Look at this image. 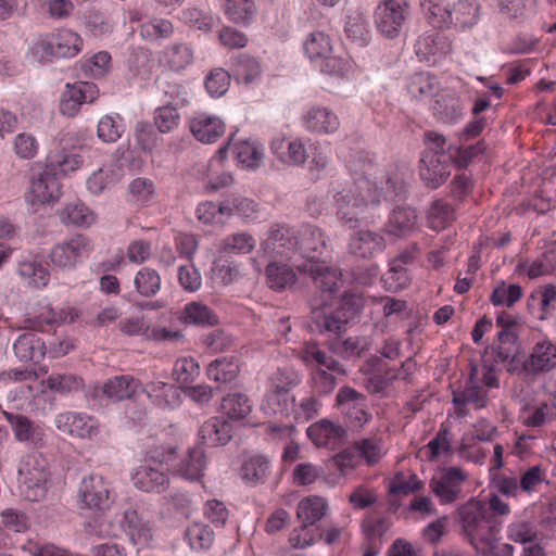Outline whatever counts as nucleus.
Here are the masks:
<instances>
[{
    "mask_svg": "<svg viewBox=\"0 0 556 556\" xmlns=\"http://www.w3.org/2000/svg\"><path fill=\"white\" fill-rule=\"evenodd\" d=\"M416 54L427 62H435L437 56L446 55L452 51L447 37L440 33L420 36L415 45Z\"/></svg>",
    "mask_w": 556,
    "mask_h": 556,
    "instance_id": "obj_32",
    "label": "nucleus"
},
{
    "mask_svg": "<svg viewBox=\"0 0 556 556\" xmlns=\"http://www.w3.org/2000/svg\"><path fill=\"white\" fill-rule=\"evenodd\" d=\"M179 319L185 324L197 326H215L218 324L217 315L201 302L188 303L184 307Z\"/></svg>",
    "mask_w": 556,
    "mask_h": 556,
    "instance_id": "obj_44",
    "label": "nucleus"
},
{
    "mask_svg": "<svg viewBox=\"0 0 556 556\" xmlns=\"http://www.w3.org/2000/svg\"><path fill=\"white\" fill-rule=\"evenodd\" d=\"M189 128L194 138L203 143H213L225 132L224 122L219 117L206 113H200L192 117Z\"/></svg>",
    "mask_w": 556,
    "mask_h": 556,
    "instance_id": "obj_27",
    "label": "nucleus"
},
{
    "mask_svg": "<svg viewBox=\"0 0 556 556\" xmlns=\"http://www.w3.org/2000/svg\"><path fill=\"white\" fill-rule=\"evenodd\" d=\"M165 64L174 72H180L192 64L194 51L191 45L178 42L165 49L163 52Z\"/></svg>",
    "mask_w": 556,
    "mask_h": 556,
    "instance_id": "obj_43",
    "label": "nucleus"
},
{
    "mask_svg": "<svg viewBox=\"0 0 556 556\" xmlns=\"http://www.w3.org/2000/svg\"><path fill=\"white\" fill-rule=\"evenodd\" d=\"M269 149L277 159L289 166H303L308 157L304 142L301 139L287 140L285 137H275Z\"/></svg>",
    "mask_w": 556,
    "mask_h": 556,
    "instance_id": "obj_22",
    "label": "nucleus"
},
{
    "mask_svg": "<svg viewBox=\"0 0 556 556\" xmlns=\"http://www.w3.org/2000/svg\"><path fill=\"white\" fill-rule=\"evenodd\" d=\"M522 289L519 285L513 283L507 286L502 281L493 289L490 301L494 306L506 305L511 307L522 298Z\"/></svg>",
    "mask_w": 556,
    "mask_h": 556,
    "instance_id": "obj_61",
    "label": "nucleus"
},
{
    "mask_svg": "<svg viewBox=\"0 0 556 556\" xmlns=\"http://www.w3.org/2000/svg\"><path fill=\"white\" fill-rule=\"evenodd\" d=\"M59 431L72 438L92 439L99 433L98 421L84 413L64 412L55 417Z\"/></svg>",
    "mask_w": 556,
    "mask_h": 556,
    "instance_id": "obj_15",
    "label": "nucleus"
},
{
    "mask_svg": "<svg viewBox=\"0 0 556 556\" xmlns=\"http://www.w3.org/2000/svg\"><path fill=\"white\" fill-rule=\"evenodd\" d=\"M268 470L269 462L261 455H254L242 464L241 477L248 484L256 485L266 480Z\"/></svg>",
    "mask_w": 556,
    "mask_h": 556,
    "instance_id": "obj_49",
    "label": "nucleus"
},
{
    "mask_svg": "<svg viewBox=\"0 0 556 556\" xmlns=\"http://www.w3.org/2000/svg\"><path fill=\"white\" fill-rule=\"evenodd\" d=\"M529 313L539 320H544L556 308V288L548 285L543 289L533 291L528 300Z\"/></svg>",
    "mask_w": 556,
    "mask_h": 556,
    "instance_id": "obj_34",
    "label": "nucleus"
},
{
    "mask_svg": "<svg viewBox=\"0 0 556 556\" xmlns=\"http://www.w3.org/2000/svg\"><path fill=\"white\" fill-rule=\"evenodd\" d=\"M386 240L379 232L361 229L354 232L350 240L349 253L359 258H372L376 254L383 252Z\"/></svg>",
    "mask_w": 556,
    "mask_h": 556,
    "instance_id": "obj_21",
    "label": "nucleus"
},
{
    "mask_svg": "<svg viewBox=\"0 0 556 556\" xmlns=\"http://www.w3.org/2000/svg\"><path fill=\"white\" fill-rule=\"evenodd\" d=\"M309 305L311 321L317 332L339 336L345 331L348 323L337 308H327L328 303L317 298H312Z\"/></svg>",
    "mask_w": 556,
    "mask_h": 556,
    "instance_id": "obj_14",
    "label": "nucleus"
},
{
    "mask_svg": "<svg viewBox=\"0 0 556 556\" xmlns=\"http://www.w3.org/2000/svg\"><path fill=\"white\" fill-rule=\"evenodd\" d=\"M62 223L75 226H89L94 220V215L84 203H70L60 213Z\"/></svg>",
    "mask_w": 556,
    "mask_h": 556,
    "instance_id": "obj_55",
    "label": "nucleus"
},
{
    "mask_svg": "<svg viewBox=\"0 0 556 556\" xmlns=\"http://www.w3.org/2000/svg\"><path fill=\"white\" fill-rule=\"evenodd\" d=\"M406 0H383L375 11L377 29L387 38L399 37L408 16Z\"/></svg>",
    "mask_w": 556,
    "mask_h": 556,
    "instance_id": "obj_10",
    "label": "nucleus"
},
{
    "mask_svg": "<svg viewBox=\"0 0 556 556\" xmlns=\"http://www.w3.org/2000/svg\"><path fill=\"white\" fill-rule=\"evenodd\" d=\"M123 132L124 126L119 115H105L98 123L97 135L103 142H116Z\"/></svg>",
    "mask_w": 556,
    "mask_h": 556,
    "instance_id": "obj_60",
    "label": "nucleus"
},
{
    "mask_svg": "<svg viewBox=\"0 0 556 556\" xmlns=\"http://www.w3.org/2000/svg\"><path fill=\"white\" fill-rule=\"evenodd\" d=\"M232 208L229 200H225L219 204L211 201L199 204L197 208V215L199 220L204 224L223 223L224 216H230Z\"/></svg>",
    "mask_w": 556,
    "mask_h": 556,
    "instance_id": "obj_53",
    "label": "nucleus"
},
{
    "mask_svg": "<svg viewBox=\"0 0 556 556\" xmlns=\"http://www.w3.org/2000/svg\"><path fill=\"white\" fill-rule=\"evenodd\" d=\"M51 472L48 459L40 453L26 456L18 469V491L21 496L30 502L46 498Z\"/></svg>",
    "mask_w": 556,
    "mask_h": 556,
    "instance_id": "obj_3",
    "label": "nucleus"
},
{
    "mask_svg": "<svg viewBox=\"0 0 556 556\" xmlns=\"http://www.w3.org/2000/svg\"><path fill=\"white\" fill-rule=\"evenodd\" d=\"M353 444L359 460L364 459L365 464L369 467L378 464L386 454L383 441L377 435L363 438Z\"/></svg>",
    "mask_w": 556,
    "mask_h": 556,
    "instance_id": "obj_45",
    "label": "nucleus"
},
{
    "mask_svg": "<svg viewBox=\"0 0 556 556\" xmlns=\"http://www.w3.org/2000/svg\"><path fill=\"white\" fill-rule=\"evenodd\" d=\"M123 177V169L114 163H109L96 170L87 180L88 189L94 193H102L105 189L115 186Z\"/></svg>",
    "mask_w": 556,
    "mask_h": 556,
    "instance_id": "obj_39",
    "label": "nucleus"
},
{
    "mask_svg": "<svg viewBox=\"0 0 556 556\" xmlns=\"http://www.w3.org/2000/svg\"><path fill=\"white\" fill-rule=\"evenodd\" d=\"M306 130L315 134H333L340 127L338 115L323 105L311 106L302 116Z\"/></svg>",
    "mask_w": 556,
    "mask_h": 556,
    "instance_id": "obj_23",
    "label": "nucleus"
},
{
    "mask_svg": "<svg viewBox=\"0 0 556 556\" xmlns=\"http://www.w3.org/2000/svg\"><path fill=\"white\" fill-rule=\"evenodd\" d=\"M176 104H163L154 112V124L163 132H170L176 129L180 123V114Z\"/></svg>",
    "mask_w": 556,
    "mask_h": 556,
    "instance_id": "obj_59",
    "label": "nucleus"
},
{
    "mask_svg": "<svg viewBox=\"0 0 556 556\" xmlns=\"http://www.w3.org/2000/svg\"><path fill=\"white\" fill-rule=\"evenodd\" d=\"M121 527L135 545L146 546L152 540V528L148 521L142 520L138 511L129 507L123 511L119 520Z\"/></svg>",
    "mask_w": 556,
    "mask_h": 556,
    "instance_id": "obj_28",
    "label": "nucleus"
},
{
    "mask_svg": "<svg viewBox=\"0 0 556 556\" xmlns=\"http://www.w3.org/2000/svg\"><path fill=\"white\" fill-rule=\"evenodd\" d=\"M226 15L237 24H247L255 13L253 0H226Z\"/></svg>",
    "mask_w": 556,
    "mask_h": 556,
    "instance_id": "obj_64",
    "label": "nucleus"
},
{
    "mask_svg": "<svg viewBox=\"0 0 556 556\" xmlns=\"http://www.w3.org/2000/svg\"><path fill=\"white\" fill-rule=\"evenodd\" d=\"M299 383L300 378L295 371L278 369L268 378L267 390L290 395V391Z\"/></svg>",
    "mask_w": 556,
    "mask_h": 556,
    "instance_id": "obj_57",
    "label": "nucleus"
},
{
    "mask_svg": "<svg viewBox=\"0 0 556 556\" xmlns=\"http://www.w3.org/2000/svg\"><path fill=\"white\" fill-rule=\"evenodd\" d=\"M56 173H60V170H53L48 167V170H43L31 180L29 194L33 204L49 203L60 197V184L55 177Z\"/></svg>",
    "mask_w": 556,
    "mask_h": 556,
    "instance_id": "obj_24",
    "label": "nucleus"
},
{
    "mask_svg": "<svg viewBox=\"0 0 556 556\" xmlns=\"http://www.w3.org/2000/svg\"><path fill=\"white\" fill-rule=\"evenodd\" d=\"M141 383L131 376L123 375L109 379L102 387L103 395L114 402L130 399Z\"/></svg>",
    "mask_w": 556,
    "mask_h": 556,
    "instance_id": "obj_36",
    "label": "nucleus"
},
{
    "mask_svg": "<svg viewBox=\"0 0 556 556\" xmlns=\"http://www.w3.org/2000/svg\"><path fill=\"white\" fill-rule=\"evenodd\" d=\"M468 475L460 467L441 469L430 480V489L441 504H451L464 497V484Z\"/></svg>",
    "mask_w": 556,
    "mask_h": 556,
    "instance_id": "obj_8",
    "label": "nucleus"
},
{
    "mask_svg": "<svg viewBox=\"0 0 556 556\" xmlns=\"http://www.w3.org/2000/svg\"><path fill=\"white\" fill-rule=\"evenodd\" d=\"M232 425L223 417H211L199 429V440L207 446L226 445L232 438Z\"/></svg>",
    "mask_w": 556,
    "mask_h": 556,
    "instance_id": "obj_25",
    "label": "nucleus"
},
{
    "mask_svg": "<svg viewBox=\"0 0 556 556\" xmlns=\"http://www.w3.org/2000/svg\"><path fill=\"white\" fill-rule=\"evenodd\" d=\"M327 237L324 231L313 225H305L299 230L298 261H320L319 255L327 250Z\"/></svg>",
    "mask_w": 556,
    "mask_h": 556,
    "instance_id": "obj_19",
    "label": "nucleus"
},
{
    "mask_svg": "<svg viewBox=\"0 0 556 556\" xmlns=\"http://www.w3.org/2000/svg\"><path fill=\"white\" fill-rule=\"evenodd\" d=\"M136 488L144 492H164L169 483V479L163 468L162 463H151L146 460L140 465L131 477Z\"/></svg>",
    "mask_w": 556,
    "mask_h": 556,
    "instance_id": "obj_18",
    "label": "nucleus"
},
{
    "mask_svg": "<svg viewBox=\"0 0 556 556\" xmlns=\"http://www.w3.org/2000/svg\"><path fill=\"white\" fill-rule=\"evenodd\" d=\"M327 503L319 496H308L301 500L296 508V517L303 529L315 525L326 514Z\"/></svg>",
    "mask_w": 556,
    "mask_h": 556,
    "instance_id": "obj_41",
    "label": "nucleus"
},
{
    "mask_svg": "<svg viewBox=\"0 0 556 556\" xmlns=\"http://www.w3.org/2000/svg\"><path fill=\"white\" fill-rule=\"evenodd\" d=\"M83 39L70 29L40 35L31 47V52L40 62H51L54 58H73L81 50Z\"/></svg>",
    "mask_w": 556,
    "mask_h": 556,
    "instance_id": "obj_4",
    "label": "nucleus"
},
{
    "mask_svg": "<svg viewBox=\"0 0 556 556\" xmlns=\"http://www.w3.org/2000/svg\"><path fill=\"white\" fill-rule=\"evenodd\" d=\"M142 391L151 402L162 409H174L179 406L181 396L178 388L163 381H151L146 383Z\"/></svg>",
    "mask_w": 556,
    "mask_h": 556,
    "instance_id": "obj_30",
    "label": "nucleus"
},
{
    "mask_svg": "<svg viewBox=\"0 0 556 556\" xmlns=\"http://www.w3.org/2000/svg\"><path fill=\"white\" fill-rule=\"evenodd\" d=\"M540 531L536 526L530 521L518 520L511 522L507 528V536L516 543H532L539 540Z\"/></svg>",
    "mask_w": 556,
    "mask_h": 556,
    "instance_id": "obj_62",
    "label": "nucleus"
},
{
    "mask_svg": "<svg viewBox=\"0 0 556 556\" xmlns=\"http://www.w3.org/2000/svg\"><path fill=\"white\" fill-rule=\"evenodd\" d=\"M185 536L192 549L208 548L214 541V532L208 526L200 522L190 525L186 529Z\"/></svg>",
    "mask_w": 556,
    "mask_h": 556,
    "instance_id": "obj_58",
    "label": "nucleus"
},
{
    "mask_svg": "<svg viewBox=\"0 0 556 556\" xmlns=\"http://www.w3.org/2000/svg\"><path fill=\"white\" fill-rule=\"evenodd\" d=\"M236 160L248 169H256L264 163V147L257 141L244 140L233 144Z\"/></svg>",
    "mask_w": 556,
    "mask_h": 556,
    "instance_id": "obj_40",
    "label": "nucleus"
},
{
    "mask_svg": "<svg viewBox=\"0 0 556 556\" xmlns=\"http://www.w3.org/2000/svg\"><path fill=\"white\" fill-rule=\"evenodd\" d=\"M332 49L329 36L323 31L309 34L304 42L305 53L311 60L325 59Z\"/></svg>",
    "mask_w": 556,
    "mask_h": 556,
    "instance_id": "obj_56",
    "label": "nucleus"
},
{
    "mask_svg": "<svg viewBox=\"0 0 556 556\" xmlns=\"http://www.w3.org/2000/svg\"><path fill=\"white\" fill-rule=\"evenodd\" d=\"M301 358L307 365L317 364L325 366L329 370L344 374L342 365L323 351L315 342L304 344L301 350Z\"/></svg>",
    "mask_w": 556,
    "mask_h": 556,
    "instance_id": "obj_46",
    "label": "nucleus"
},
{
    "mask_svg": "<svg viewBox=\"0 0 556 556\" xmlns=\"http://www.w3.org/2000/svg\"><path fill=\"white\" fill-rule=\"evenodd\" d=\"M156 96L164 104H176L184 106L187 102V91L178 83L170 81L165 77L155 80Z\"/></svg>",
    "mask_w": 556,
    "mask_h": 556,
    "instance_id": "obj_48",
    "label": "nucleus"
},
{
    "mask_svg": "<svg viewBox=\"0 0 556 556\" xmlns=\"http://www.w3.org/2000/svg\"><path fill=\"white\" fill-rule=\"evenodd\" d=\"M240 371L236 357H219L214 359L206 367V376L217 383L232 382Z\"/></svg>",
    "mask_w": 556,
    "mask_h": 556,
    "instance_id": "obj_42",
    "label": "nucleus"
},
{
    "mask_svg": "<svg viewBox=\"0 0 556 556\" xmlns=\"http://www.w3.org/2000/svg\"><path fill=\"white\" fill-rule=\"evenodd\" d=\"M336 215L342 226L355 229L381 202V190L366 177L348 182L333 194Z\"/></svg>",
    "mask_w": 556,
    "mask_h": 556,
    "instance_id": "obj_1",
    "label": "nucleus"
},
{
    "mask_svg": "<svg viewBox=\"0 0 556 556\" xmlns=\"http://www.w3.org/2000/svg\"><path fill=\"white\" fill-rule=\"evenodd\" d=\"M17 274L29 287L36 289L47 287L50 280L49 270L36 257L20 261Z\"/></svg>",
    "mask_w": 556,
    "mask_h": 556,
    "instance_id": "obj_37",
    "label": "nucleus"
},
{
    "mask_svg": "<svg viewBox=\"0 0 556 556\" xmlns=\"http://www.w3.org/2000/svg\"><path fill=\"white\" fill-rule=\"evenodd\" d=\"M81 146L83 139L78 132H64L59 140L58 148L49 153L47 167L53 170H60L62 174L76 170L81 165L83 160L79 154L75 153V150Z\"/></svg>",
    "mask_w": 556,
    "mask_h": 556,
    "instance_id": "obj_9",
    "label": "nucleus"
},
{
    "mask_svg": "<svg viewBox=\"0 0 556 556\" xmlns=\"http://www.w3.org/2000/svg\"><path fill=\"white\" fill-rule=\"evenodd\" d=\"M99 94L93 83L78 81L67 84L60 102V111L63 115L75 116L83 103H92Z\"/></svg>",
    "mask_w": 556,
    "mask_h": 556,
    "instance_id": "obj_17",
    "label": "nucleus"
},
{
    "mask_svg": "<svg viewBox=\"0 0 556 556\" xmlns=\"http://www.w3.org/2000/svg\"><path fill=\"white\" fill-rule=\"evenodd\" d=\"M337 404L346 425L359 431L372 419L367 396L351 387H342L336 395Z\"/></svg>",
    "mask_w": 556,
    "mask_h": 556,
    "instance_id": "obj_5",
    "label": "nucleus"
},
{
    "mask_svg": "<svg viewBox=\"0 0 556 556\" xmlns=\"http://www.w3.org/2000/svg\"><path fill=\"white\" fill-rule=\"evenodd\" d=\"M111 493V485L102 476L90 475L79 484L78 502L81 508L103 511L113 502Z\"/></svg>",
    "mask_w": 556,
    "mask_h": 556,
    "instance_id": "obj_11",
    "label": "nucleus"
},
{
    "mask_svg": "<svg viewBox=\"0 0 556 556\" xmlns=\"http://www.w3.org/2000/svg\"><path fill=\"white\" fill-rule=\"evenodd\" d=\"M140 34L144 39H167L174 34V25L166 18H152L140 26Z\"/></svg>",
    "mask_w": 556,
    "mask_h": 556,
    "instance_id": "obj_63",
    "label": "nucleus"
},
{
    "mask_svg": "<svg viewBox=\"0 0 556 556\" xmlns=\"http://www.w3.org/2000/svg\"><path fill=\"white\" fill-rule=\"evenodd\" d=\"M205 468L204 451L194 446L189 448L186 456L175 466V472L187 480L198 481L203 477Z\"/></svg>",
    "mask_w": 556,
    "mask_h": 556,
    "instance_id": "obj_35",
    "label": "nucleus"
},
{
    "mask_svg": "<svg viewBox=\"0 0 556 556\" xmlns=\"http://www.w3.org/2000/svg\"><path fill=\"white\" fill-rule=\"evenodd\" d=\"M47 387L58 393L77 392L84 387V380L74 374L53 372L47 379Z\"/></svg>",
    "mask_w": 556,
    "mask_h": 556,
    "instance_id": "obj_54",
    "label": "nucleus"
},
{
    "mask_svg": "<svg viewBox=\"0 0 556 556\" xmlns=\"http://www.w3.org/2000/svg\"><path fill=\"white\" fill-rule=\"evenodd\" d=\"M295 268L312 279L317 290L313 298L329 303L340 289V273L325 261L301 262Z\"/></svg>",
    "mask_w": 556,
    "mask_h": 556,
    "instance_id": "obj_6",
    "label": "nucleus"
},
{
    "mask_svg": "<svg viewBox=\"0 0 556 556\" xmlns=\"http://www.w3.org/2000/svg\"><path fill=\"white\" fill-rule=\"evenodd\" d=\"M13 349L21 362L39 363L47 354L45 341L35 332H24L18 336Z\"/></svg>",
    "mask_w": 556,
    "mask_h": 556,
    "instance_id": "obj_31",
    "label": "nucleus"
},
{
    "mask_svg": "<svg viewBox=\"0 0 556 556\" xmlns=\"http://www.w3.org/2000/svg\"><path fill=\"white\" fill-rule=\"evenodd\" d=\"M556 368V344L549 340L536 342L523 361L521 372L526 378H536Z\"/></svg>",
    "mask_w": 556,
    "mask_h": 556,
    "instance_id": "obj_13",
    "label": "nucleus"
},
{
    "mask_svg": "<svg viewBox=\"0 0 556 556\" xmlns=\"http://www.w3.org/2000/svg\"><path fill=\"white\" fill-rule=\"evenodd\" d=\"M307 437L318 447H333L346 437V429L340 424L323 419L307 428Z\"/></svg>",
    "mask_w": 556,
    "mask_h": 556,
    "instance_id": "obj_26",
    "label": "nucleus"
},
{
    "mask_svg": "<svg viewBox=\"0 0 556 556\" xmlns=\"http://www.w3.org/2000/svg\"><path fill=\"white\" fill-rule=\"evenodd\" d=\"M252 402L242 392L228 393L222 399L220 412L233 421L244 420L252 412Z\"/></svg>",
    "mask_w": 556,
    "mask_h": 556,
    "instance_id": "obj_38",
    "label": "nucleus"
},
{
    "mask_svg": "<svg viewBox=\"0 0 556 556\" xmlns=\"http://www.w3.org/2000/svg\"><path fill=\"white\" fill-rule=\"evenodd\" d=\"M452 156H440L435 152H424L419 174L426 185L432 189L441 186L450 176Z\"/></svg>",
    "mask_w": 556,
    "mask_h": 556,
    "instance_id": "obj_20",
    "label": "nucleus"
},
{
    "mask_svg": "<svg viewBox=\"0 0 556 556\" xmlns=\"http://www.w3.org/2000/svg\"><path fill=\"white\" fill-rule=\"evenodd\" d=\"M293 263L282 261L269 262L265 268L266 285L274 291L290 290L296 283L298 277Z\"/></svg>",
    "mask_w": 556,
    "mask_h": 556,
    "instance_id": "obj_29",
    "label": "nucleus"
},
{
    "mask_svg": "<svg viewBox=\"0 0 556 556\" xmlns=\"http://www.w3.org/2000/svg\"><path fill=\"white\" fill-rule=\"evenodd\" d=\"M427 220L431 229L443 230L454 220V210L444 200H435L428 211Z\"/></svg>",
    "mask_w": 556,
    "mask_h": 556,
    "instance_id": "obj_51",
    "label": "nucleus"
},
{
    "mask_svg": "<svg viewBox=\"0 0 556 556\" xmlns=\"http://www.w3.org/2000/svg\"><path fill=\"white\" fill-rule=\"evenodd\" d=\"M485 501L471 497L456 509L463 535L475 547L490 544L501 532L500 522L488 513Z\"/></svg>",
    "mask_w": 556,
    "mask_h": 556,
    "instance_id": "obj_2",
    "label": "nucleus"
},
{
    "mask_svg": "<svg viewBox=\"0 0 556 556\" xmlns=\"http://www.w3.org/2000/svg\"><path fill=\"white\" fill-rule=\"evenodd\" d=\"M137 292L146 298L154 296L161 289V277L159 273L150 267H142L134 280Z\"/></svg>",
    "mask_w": 556,
    "mask_h": 556,
    "instance_id": "obj_52",
    "label": "nucleus"
},
{
    "mask_svg": "<svg viewBox=\"0 0 556 556\" xmlns=\"http://www.w3.org/2000/svg\"><path fill=\"white\" fill-rule=\"evenodd\" d=\"M92 250L91 241L84 235H75L55 244L49 254L51 263L60 268H73Z\"/></svg>",
    "mask_w": 556,
    "mask_h": 556,
    "instance_id": "obj_12",
    "label": "nucleus"
},
{
    "mask_svg": "<svg viewBox=\"0 0 556 556\" xmlns=\"http://www.w3.org/2000/svg\"><path fill=\"white\" fill-rule=\"evenodd\" d=\"M421 7L434 27L442 28L452 25V7L445 0H424Z\"/></svg>",
    "mask_w": 556,
    "mask_h": 556,
    "instance_id": "obj_50",
    "label": "nucleus"
},
{
    "mask_svg": "<svg viewBox=\"0 0 556 556\" xmlns=\"http://www.w3.org/2000/svg\"><path fill=\"white\" fill-rule=\"evenodd\" d=\"M5 420L11 426L14 438L17 442L26 443L36 447H41L46 442V432L43 427L33 421L27 416L3 410Z\"/></svg>",
    "mask_w": 556,
    "mask_h": 556,
    "instance_id": "obj_16",
    "label": "nucleus"
},
{
    "mask_svg": "<svg viewBox=\"0 0 556 556\" xmlns=\"http://www.w3.org/2000/svg\"><path fill=\"white\" fill-rule=\"evenodd\" d=\"M479 4L476 0H459L452 7V25L459 28H470L479 20Z\"/></svg>",
    "mask_w": 556,
    "mask_h": 556,
    "instance_id": "obj_47",
    "label": "nucleus"
},
{
    "mask_svg": "<svg viewBox=\"0 0 556 556\" xmlns=\"http://www.w3.org/2000/svg\"><path fill=\"white\" fill-rule=\"evenodd\" d=\"M418 216L412 206L396 205L390 213L384 229L388 233L394 236H406L415 230Z\"/></svg>",
    "mask_w": 556,
    "mask_h": 556,
    "instance_id": "obj_33",
    "label": "nucleus"
},
{
    "mask_svg": "<svg viewBox=\"0 0 556 556\" xmlns=\"http://www.w3.org/2000/svg\"><path fill=\"white\" fill-rule=\"evenodd\" d=\"M299 231L288 225L275 224L268 230L267 238L263 243L264 251L279 256L293 265L298 262Z\"/></svg>",
    "mask_w": 556,
    "mask_h": 556,
    "instance_id": "obj_7",
    "label": "nucleus"
}]
</instances>
